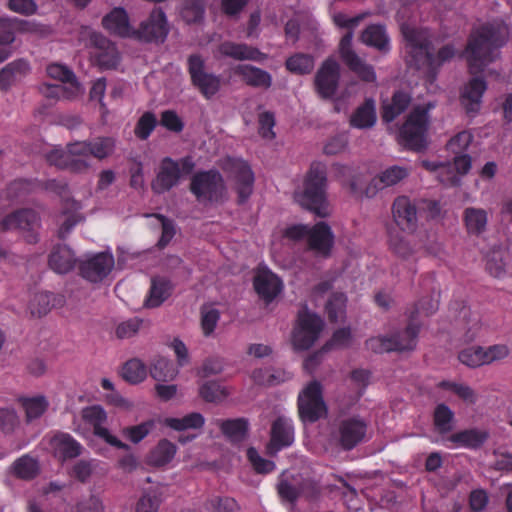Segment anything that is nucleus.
Masks as SVG:
<instances>
[{"mask_svg": "<svg viewBox=\"0 0 512 512\" xmlns=\"http://www.w3.org/2000/svg\"><path fill=\"white\" fill-rule=\"evenodd\" d=\"M187 64L192 85L196 87L206 99L213 97L220 89V77L205 71V61L199 54L190 55Z\"/></svg>", "mask_w": 512, "mask_h": 512, "instance_id": "f8f14e48", "label": "nucleus"}, {"mask_svg": "<svg viewBox=\"0 0 512 512\" xmlns=\"http://www.w3.org/2000/svg\"><path fill=\"white\" fill-rule=\"evenodd\" d=\"M327 167L324 163L316 161L310 165L303 181V189L296 193V198L305 209L319 217H327Z\"/></svg>", "mask_w": 512, "mask_h": 512, "instance_id": "20e7f679", "label": "nucleus"}, {"mask_svg": "<svg viewBox=\"0 0 512 512\" xmlns=\"http://www.w3.org/2000/svg\"><path fill=\"white\" fill-rule=\"evenodd\" d=\"M149 373L154 380L166 382L173 380L178 370L171 360L158 356L151 362Z\"/></svg>", "mask_w": 512, "mask_h": 512, "instance_id": "c03bdc74", "label": "nucleus"}, {"mask_svg": "<svg viewBox=\"0 0 512 512\" xmlns=\"http://www.w3.org/2000/svg\"><path fill=\"white\" fill-rule=\"evenodd\" d=\"M298 411L302 421L314 423L326 416L327 406L323 398V387L317 380L309 382L299 393Z\"/></svg>", "mask_w": 512, "mask_h": 512, "instance_id": "0eeeda50", "label": "nucleus"}, {"mask_svg": "<svg viewBox=\"0 0 512 512\" xmlns=\"http://www.w3.org/2000/svg\"><path fill=\"white\" fill-rule=\"evenodd\" d=\"M26 21L16 17H0V41L12 44L15 40V33L24 30Z\"/></svg>", "mask_w": 512, "mask_h": 512, "instance_id": "3c124183", "label": "nucleus"}, {"mask_svg": "<svg viewBox=\"0 0 512 512\" xmlns=\"http://www.w3.org/2000/svg\"><path fill=\"white\" fill-rule=\"evenodd\" d=\"M219 52L226 57L238 61H254L263 62L267 59V54L260 51L258 48L250 46L246 43H236L232 41H225L220 44Z\"/></svg>", "mask_w": 512, "mask_h": 512, "instance_id": "cd10ccee", "label": "nucleus"}, {"mask_svg": "<svg viewBox=\"0 0 512 512\" xmlns=\"http://www.w3.org/2000/svg\"><path fill=\"white\" fill-rule=\"evenodd\" d=\"M157 124V119L152 112H145L138 120L135 126V135L141 139L146 140L153 130L155 129Z\"/></svg>", "mask_w": 512, "mask_h": 512, "instance_id": "052dcab7", "label": "nucleus"}, {"mask_svg": "<svg viewBox=\"0 0 512 512\" xmlns=\"http://www.w3.org/2000/svg\"><path fill=\"white\" fill-rule=\"evenodd\" d=\"M47 74L49 77L53 79H57L63 83H69L71 85H75L77 88V81L76 76L73 73L72 70H70L68 67L53 63L48 65L47 67Z\"/></svg>", "mask_w": 512, "mask_h": 512, "instance_id": "e2e57ef3", "label": "nucleus"}, {"mask_svg": "<svg viewBox=\"0 0 512 512\" xmlns=\"http://www.w3.org/2000/svg\"><path fill=\"white\" fill-rule=\"evenodd\" d=\"M486 89L487 85L483 78L475 77L468 82L461 94V104L467 114H475L479 111Z\"/></svg>", "mask_w": 512, "mask_h": 512, "instance_id": "7c9ffc66", "label": "nucleus"}, {"mask_svg": "<svg viewBox=\"0 0 512 512\" xmlns=\"http://www.w3.org/2000/svg\"><path fill=\"white\" fill-rule=\"evenodd\" d=\"M408 323L403 331L391 336H377L366 340V348L374 353H385L391 351H410L415 349L419 334V327L414 322Z\"/></svg>", "mask_w": 512, "mask_h": 512, "instance_id": "423d86ee", "label": "nucleus"}, {"mask_svg": "<svg viewBox=\"0 0 512 512\" xmlns=\"http://www.w3.org/2000/svg\"><path fill=\"white\" fill-rule=\"evenodd\" d=\"M459 361L471 368L480 367L486 365L484 347L473 346L463 349L458 354Z\"/></svg>", "mask_w": 512, "mask_h": 512, "instance_id": "4d7b16f0", "label": "nucleus"}, {"mask_svg": "<svg viewBox=\"0 0 512 512\" xmlns=\"http://www.w3.org/2000/svg\"><path fill=\"white\" fill-rule=\"evenodd\" d=\"M12 473L19 479L33 480L39 474L38 462L29 455H23L14 461Z\"/></svg>", "mask_w": 512, "mask_h": 512, "instance_id": "a18cd8bd", "label": "nucleus"}, {"mask_svg": "<svg viewBox=\"0 0 512 512\" xmlns=\"http://www.w3.org/2000/svg\"><path fill=\"white\" fill-rule=\"evenodd\" d=\"M35 185V182L28 179L14 180L7 188L8 197L12 199L23 198L34 190Z\"/></svg>", "mask_w": 512, "mask_h": 512, "instance_id": "680f3d73", "label": "nucleus"}, {"mask_svg": "<svg viewBox=\"0 0 512 512\" xmlns=\"http://www.w3.org/2000/svg\"><path fill=\"white\" fill-rule=\"evenodd\" d=\"M147 376L146 365L137 358L128 360L122 367V377L131 384H137Z\"/></svg>", "mask_w": 512, "mask_h": 512, "instance_id": "8fccbe9b", "label": "nucleus"}, {"mask_svg": "<svg viewBox=\"0 0 512 512\" xmlns=\"http://www.w3.org/2000/svg\"><path fill=\"white\" fill-rule=\"evenodd\" d=\"M376 110L373 99H366L350 117V125L358 129H367L376 123Z\"/></svg>", "mask_w": 512, "mask_h": 512, "instance_id": "58836bf2", "label": "nucleus"}, {"mask_svg": "<svg viewBox=\"0 0 512 512\" xmlns=\"http://www.w3.org/2000/svg\"><path fill=\"white\" fill-rule=\"evenodd\" d=\"M322 329V319L304 307L298 313L297 324L292 333L294 348L297 350L309 349L319 338Z\"/></svg>", "mask_w": 512, "mask_h": 512, "instance_id": "9b49d317", "label": "nucleus"}, {"mask_svg": "<svg viewBox=\"0 0 512 512\" xmlns=\"http://www.w3.org/2000/svg\"><path fill=\"white\" fill-rule=\"evenodd\" d=\"M221 168L235 181L237 203L244 204L251 196L254 187V173L248 162L233 157L223 160Z\"/></svg>", "mask_w": 512, "mask_h": 512, "instance_id": "9d476101", "label": "nucleus"}, {"mask_svg": "<svg viewBox=\"0 0 512 512\" xmlns=\"http://www.w3.org/2000/svg\"><path fill=\"white\" fill-rule=\"evenodd\" d=\"M219 427L225 437L233 443H238L246 438L249 422L245 418L219 420Z\"/></svg>", "mask_w": 512, "mask_h": 512, "instance_id": "a19ab883", "label": "nucleus"}, {"mask_svg": "<svg viewBox=\"0 0 512 512\" xmlns=\"http://www.w3.org/2000/svg\"><path fill=\"white\" fill-rule=\"evenodd\" d=\"M247 458L253 469L259 474H268L276 468L273 461L261 457L254 447L248 448Z\"/></svg>", "mask_w": 512, "mask_h": 512, "instance_id": "bf43d9fd", "label": "nucleus"}, {"mask_svg": "<svg viewBox=\"0 0 512 512\" xmlns=\"http://www.w3.org/2000/svg\"><path fill=\"white\" fill-rule=\"evenodd\" d=\"M143 321L138 317L130 318L119 323L116 327L115 334L119 339H128L135 336L141 328Z\"/></svg>", "mask_w": 512, "mask_h": 512, "instance_id": "0e129e2a", "label": "nucleus"}, {"mask_svg": "<svg viewBox=\"0 0 512 512\" xmlns=\"http://www.w3.org/2000/svg\"><path fill=\"white\" fill-rule=\"evenodd\" d=\"M294 442V427L291 419L278 416L271 425L270 441L267 446L270 453H277Z\"/></svg>", "mask_w": 512, "mask_h": 512, "instance_id": "b1692460", "label": "nucleus"}, {"mask_svg": "<svg viewBox=\"0 0 512 512\" xmlns=\"http://www.w3.org/2000/svg\"><path fill=\"white\" fill-rule=\"evenodd\" d=\"M83 420L93 427L95 436L103 439L109 445L122 450H129L130 447L126 443L119 440L116 436L112 435L109 430L103 427L107 420L105 410L99 405L86 407L82 410Z\"/></svg>", "mask_w": 512, "mask_h": 512, "instance_id": "dca6fc26", "label": "nucleus"}, {"mask_svg": "<svg viewBox=\"0 0 512 512\" xmlns=\"http://www.w3.org/2000/svg\"><path fill=\"white\" fill-rule=\"evenodd\" d=\"M0 227L3 231L19 230L27 243L35 244L39 241L38 230L41 227V220L35 210L23 208L5 216L0 222Z\"/></svg>", "mask_w": 512, "mask_h": 512, "instance_id": "1a4fd4ad", "label": "nucleus"}, {"mask_svg": "<svg viewBox=\"0 0 512 512\" xmlns=\"http://www.w3.org/2000/svg\"><path fill=\"white\" fill-rule=\"evenodd\" d=\"M116 141L113 137H97L90 141H76L73 151L90 167V157L103 160L111 156L115 150Z\"/></svg>", "mask_w": 512, "mask_h": 512, "instance_id": "f3484780", "label": "nucleus"}, {"mask_svg": "<svg viewBox=\"0 0 512 512\" xmlns=\"http://www.w3.org/2000/svg\"><path fill=\"white\" fill-rule=\"evenodd\" d=\"M50 446L53 456L61 463L79 457L84 449L79 441L64 432L55 434L50 440Z\"/></svg>", "mask_w": 512, "mask_h": 512, "instance_id": "393cba45", "label": "nucleus"}, {"mask_svg": "<svg viewBox=\"0 0 512 512\" xmlns=\"http://www.w3.org/2000/svg\"><path fill=\"white\" fill-rule=\"evenodd\" d=\"M18 402L25 411L27 422L40 418L49 407V402L43 395L33 397L22 396L19 397Z\"/></svg>", "mask_w": 512, "mask_h": 512, "instance_id": "79ce46f5", "label": "nucleus"}, {"mask_svg": "<svg viewBox=\"0 0 512 512\" xmlns=\"http://www.w3.org/2000/svg\"><path fill=\"white\" fill-rule=\"evenodd\" d=\"M411 173V170L405 166L392 165L374 176L365 186L363 194L366 198H373L379 191L396 186L405 180Z\"/></svg>", "mask_w": 512, "mask_h": 512, "instance_id": "2eb2a0df", "label": "nucleus"}, {"mask_svg": "<svg viewBox=\"0 0 512 512\" xmlns=\"http://www.w3.org/2000/svg\"><path fill=\"white\" fill-rule=\"evenodd\" d=\"M315 66V59L311 54L297 52L289 56L285 61V68L291 74H310Z\"/></svg>", "mask_w": 512, "mask_h": 512, "instance_id": "37998d69", "label": "nucleus"}, {"mask_svg": "<svg viewBox=\"0 0 512 512\" xmlns=\"http://www.w3.org/2000/svg\"><path fill=\"white\" fill-rule=\"evenodd\" d=\"M463 222L469 235L479 236L487 227V211L482 208L467 207L463 211Z\"/></svg>", "mask_w": 512, "mask_h": 512, "instance_id": "4c0bfd02", "label": "nucleus"}, {"mask_svg": "<svg viewBox=\"0 0 512 512\" xmlns=\"http://www.w3.org/2000/svg\"><path fill=\"white\" fill-rule=\"evenodd\" d=\"M332 170L335 178L339 180L344 187H347L353 196L364 197V189L359 186V176L355 173L353 167L335 163L332 165Z\"/></svg>", "mask_w": 512, "mask_h": 512, "instance_id": "e433bc0d", "label": "nucleus"}, {"mask_svg": "<svg viewBox=\"0 0 512 512\" xmlns=\"http://www.w3.org/2000/svg\"><path fill=\"white\" fill-rule=\"evenodd\" d=\"M361 42L380 53L386 54L391 50V40L383 24H370L360 35Z\"/></svg>", "mask_w": 512, "mask_h": 512, "instance_id": "c756f323", "label": "nucleus"}, {"mask_svg": "<svg viewBox=\"0 0 512 512\" xmlns=\"http://www.w3.org/2000/svg\"><path fill=\"white\" fill-rule=\"evenodd\" d=\"M253 286L266 304L271 303L283 289L282 280L269 270L259 271L253 279Z\"/></svg>", "mask_w": 512, "mask_h": 512, "instance_id": "a878e982", "label": "nucleus"}, {"mask_svg": "<svg viewBox=\"0 0 512 512\" xmlns=\"http://www.w3.org/2000/svg\"><path fill=\"white\" fill-rule=\"evenodd\" d=\"M29 70V63L24 59H17L7 64L0 71V88L7 90L16 80L25 76Z\"/></svg>", "mask_w": 512, "mask_h": 512, "instance_id": "ea45409f", "label": "nucleus"}, {"mask_svg": "<svg viewBox=\"0 0 512 512\" xmlns=\"http://www.w3.org/2000/svg\"><path fill=\"white\" fill-rule=\"evenodd\" d=\"M454 412L444 403L438 404L433 413V424L439 434H447L453 428Z\"/></svg>", "mask_w": 512, "mask_h": 512, "instance_id": "de8ad7c7", "label": "nucleus"}, {"mask_svg": "<svg viewBox=\"0 0 512 512\" xmlns=\"http://www.w3.org/2000/svg\"><path fill=\"white\" fill-rule=\"evenodd\" d=\"M300 497H304L308 501H316L321 496L320 484L310 478L302 479L299 482Z\"/></svg>", "mask_w": 512, "mask_h": 512, "instance_id": "338daca9", "label": "nucleus"}, {"mask_svg": "<svg viewBox=\"0 0 512 512\" xmlns=\"http://www.w3.org/2000/svg\"><path fill=\"white\" fill-rule=\"evenodd\" d=\"M366 17L365 13L349 17L344 13H336L333 22L340 28L348 29L339 44V54L344 64L362 81L372 83L376 80V73L372 65L367 64L352 49L353 29Z\"/></svg>", "mask_w": 512, "mask_h": 512, "instance_id": "7ed1b4c3", "label": "nucleus"}, {"mask_svg": "<svg viewBox=\"0 0 512 512\" xmlns=\"http://www.w3.org/2000/svg\"><path fill=\"white\" fill-rule=\"evenodd\" d=\"M48 264L56 273L65 274L74 268L76 258L73 251L67 245L57 244L49 255Z\"/></svg>", "mask_w": 512, "mask_h": 512, "instance_id": "473e14b6", "label": "nucleus"}, {"mask_svg": "<svg viewBox=\"0 0 512 512\" xmlns=\"http://www.w3.org/2000/svg\"><path fill=\"white\" fill-rule=\"evenodd\" d=\"M389 246L396 255L403 259L409 258L416 251L406 239L400 236H391Z\"/></svg>", "mask_w": 512, "mask_h": 512, "instance_id": "774afa93", "label": "nucleus"}, {"mask_svg": "<svg viewBox=\"0 0 512 512\" xmlns=\"http://www.w3.org/2000/svg\"><path fill=\"white\" fill-rule=\"evenodd\" d=\"M205 13L203 0H185L181 16L188 24L202 21Z\"/></svg>", "mask_w": 512, "mask_h": 512, "instance_id": "6e6d98bb", "label": "nucleus"}, {"mask_svg": "<svg viewBox=\"0 0 512 512\" xmlns=\"http://www.w3.org/2000/svg\"><path fill=\"white\" fill-rule=\"evenodd\" d=\"M392 216L400 230L413 233L418 226L417 207L407 196H398L392 204Z\"/></svg>", "mask_w": 512, "mask_h": 512, "instance_id": "aec40b11", "label": "nucleus"}, {"mask_svg": "<svg viewBox=\"0 0 512 512\" xmlns=\"http://www.w3.org/2000/svg\"><path fill=\"white\" fill-rule=\"evenodd\" d=\"M427 107L417 106L408 115L399 130L401 143L409 150L421 152L426 149V134L429 124V110Z\"/></svg>", "mask_w": 512, "mask_h": 512, "instance_id": "39448f33", "label": "nucleus"}, {"mask_svg": "<svg viewBox=\"0 0 512 512\" xmlns=\"http://www.w3.org/2000/svg\"><path fill=\"white\" fill-rule=\"evenodd\" d=\"M488 438L489 433L486 430L471 428L461 430L450 435L447 438V441L455 444L458 447L475 450L480 448Z\"/></svg>", "mask_w": 512, "mask_h": 512, "instance_id": "72a5a7b5", "label": "nucleus"}, {"mask_svg": "<svg viewBox=\"0 0 512 512\" xmlns=\"http://www.w3.org/2000/svg\"><path fill=\"white\" fill-rule=\"evenodd\" d=\"M155 428V421L148 420L138 425L125 427L123 435L131 442L137 444L142 441Z\"/></svg>", "mask_w": 512, "mask_h": 512, "instance_id": "13d9d810", "label": "nucleus"}, {"mask_svg": "<svg viewBox=\"0 0 512 512\" xmlns=\"http://www.w3.org/2000/svg\"><path fill=\"white\" fill-rule=\"evenodd\" d=\"M177 446L168 439H161L146 456V464L154 468L167 466L175 457Z\"/></svg>", "mask_w": 512, "mask_h": 512, "instance_id": "2f4dec72", "label": "nucleus"}, {"mask_svg": "<svg viewBox=\"0 0 512 512\" xmlns=\"http://www.w3.org/2000/svg\"><path fill=\"white\" fill-rule=\"evenodd\" d=\"M340 80L339 64L332 58L326 59L314 78V86L317 94L322 99H331L338 89Z\"/></svg>", "mask_w": 512, "mask_h": 512, "instance_id": "4468645a", "label": "nucleus"}, {"mask_svg": "<svg viewBox=\"0 0 512 512\" xmlns=\"http://www.w3.org/2000/svg\"><path fill=\"white\" fill-rule=\"evenodd\" d=\"M406 41V63L410 68L421 71L426 81L432 84L441 66L455 55L452 44L442 46L434 54L433 43L425 30L407 28L403 31Z\"/></svg>", "mask_w": 512, "mask_h": 512, "instance_id": "f03ea898", "label": "nucleus"}, {"mask_svg": "<svg viewBox=\"0 0 512 512\" xmlns=\"http://www.w3.org/2000/svg\"><path fill=\"white\" fill-rule=\"evenodd\" d=\"M439 308V301L433 295H429L421 298L413 307V309L409 313V322H412V317L414 316L413 322L418 325L419 329L421 328V323L418 321L420 316L428 317L434 314Z\"/></svg>", "mask_w": 512, "mask_h": 512, "instance_id": "09e8293b", "label": "nucleus"}, {"mask_svg": "<svg viewBox=\"0 0 512 512\" xmlns=\"http://www.w3.org/2000/svg\"><path fill=\"white\" fill-rule=\"evenodd\" d=\"M181 178L179 163L170 158L162 159L156 178L151 183V188L156 194H163L175 187Z\"/></svg>", "mask_w": 512, "mask_h": 512, "instance_id": "4be33fe9", "label": "nucleus"}, {"mask_svg": "<svg viewBox=\"0 0 512 512\" xmlns=\"http://www.w3.org/2000/svg\"><path fill=\"white\" fill-rule=\"evenodd\" d=\"M53 293L39 292L36 293L29 303V310L32 316L42 317L46 315L52 307Z\"/></svg>", "mask_w": 512, "mask_h": 512, "instance_id": "5fc2aeb1", "label": "nucleus"}, {"mask_svg": "<svg viewBox=\"0 0 512 512\" xmlns=\"http://www.w3.org/2000/svg\"><path fill=\"white\" fill-rule=\"evenodd\" d=\"M76 142L69 143L66 150L53 149L46 155V159L50 165H54L60 169H67L74 173H82L88 170V164L80 159V156L73 151Z\"/></svg>", "mask_w": 512, "mask_h": 512, "instance_id": "5701e85b", "label": "nucleus"}, {"mask_svg": "<svg viewBox=\"0 0 512 512\" xmlns=\"http://www.w3.org/2000/svg\"><path fill=\"white\" fill-rule=\"evenodd\" d=\"M169 33L166 15L161 8H154L149 17L134 31L133 39L145 43H163Z\"/></svg>", "mask_w": 512, "mask_h": 512, "instance_id": "ddd939ff", "label": "nucleus"}, {"mask_svg": "<svg viewBox=\"0 0 512 512\" xmlns=\"http://www.w3.org/2000/svg\"><path fill=\"white\" fill-rule=\"evenodd\" d=\"M102 26L110 34L133 39L135 28L130 24L129 16L122 7L113 8L102 18Z\"/></svg>", "mask_w": 512, "mask_h": 512, "instance_id": "bb28decb", "label": "nucleus"}, {"mask_svg": "<svg viewBox=\"0 0 512 512\" xmlns=\"http://www.w3.org/2000/svg\"><path fill=\"white\" fill-rule=\"evenodd\" d=\"M307 246L310 251L323 258L331 255L334 246V234L326 222H318L309 228Z\"/></svg>", "mask_w": 512, "mask_h": 512, "instance_id": "412c9836", "label": "nucleus"}, {"mask_svg": "<svg viewBox=\"0 0 512 512\" xmlns=\"http://www.w3.org/2000/svg\"><path fill=\"white\" fill-rule=\"evenodd\" d=\"M367 432V423L359 417H349L340 421L337 440L342 449L350 451L363 441Z\"/></svg>", "mask_w": 512, "mask_h": 512, "instance_id": "6ab92c4d", "label": "nucleus"}, {"mask_svg": "<svg viewBox=\"0 0 512 512\" xmlns=\"http://www.w3.org/2000/svg\"><path fill=\"white\" fill-rule=\"evenodd\" d=\"M199 394L206 402H220L228 396V391L217 381H207L199 388Z\"/></svg>", "mask_w": 512, "mask_h": 512, "instance_id": "864d4df0", "label": "nucleus"}, {"mask_svg": "<svg viewBox=\"0 0 512 512\" xmlns=\"http://www.w3.org/2000/svg\"><path fill=\"white\" fill-rule=\"evenodd\" d=\"M509 34V26L502 20H493L474 29L464 50L470 73L482 72L494 62L508 42Z\"/></svg>", "mask_w": 512, "mask_h": 512, "instance_id": "f257e3e1", "label": "nucleus"}, {"mask_svg": "<svg viewBox=\"0 0 512 512\" xmlns=\"http://www.w3.org/2000/svg\"><path fill=\"white\" fill-rule=\"evenodd\" d=\"M204 423L205 419L203 415L198 412L189 413L182 418L168 417L164 420V424L167 427L176 431L199 429Z\"/></svg>", "mask_w": 512, "mask_h": 512, "instance_id": "49530a36", "label": "nucleus"}, {"mask_svg": "<svg viewBox=\"0 0 512 512\" xmlns=\"http://www.w3.org/2000/svg\"><path fill=\"white\" fill-rule=\"evenodd\" d=\"M115 261L111 253L100 252L79 265L81 276L93 283H97L106 278L114 267Z\"/></svg>", "mask_w": 512, "mask_h": 512, "instance_id": "a211bd4d", "label": "nucleus"}, {"mask_svg": "<svg viewBox=\"0 0 512 512\" xmlns=\"http://www.w3.org/2000/svg\"><path fill=\"white\" fill-rule=\"evenodd\" d=\"M154 216L161 222L162 233L157 243V246L160 249H163L170 243V241L175 236V225L171 219H168L166 216L162 214H154Z\"/></svg>", "mask_w": 512, "mask_h": 512, "instance_id": "69168bd1", "label": "nucleus"}, {"mask_svg": "<svg viewBox=\"0 0 512 512\" xmlns=\"http://www.w3.org/2000/svg\"><path fill=\"white\" fill-rule=\"evenodd\" d=\"M347 297L344 293H333L325 306L328 319L330 322L336 323L345 314Z\"/></svg>", "mask_w": 512, "mask_h": 512, "instance_id": "603ef678", "label": "nucleus"}, {"mask_svg": "<svg viewBox=\"0 0 512 512\" xmlns=\"http://www.w3.org/2000/svg\"><path fill=\"white\" fill-rule=\"evenodd\" d=\"M189 188L199 202H218L225 191L222 175L213 169L195 173Z\"/></svg>", "mask_w": 512, "mask_h": 512, "instance_id": "6e6552de", "label": "nucleus"}, {"mask_svg": "<svg viewBox=\"0 0 512 512\" xmlns=\"http://www.w3.org/2000/svg\"><path fill=\"white\" fill-rule=\"evenodd\" d=\"M411 97L408 93L398 90L396 91L390 102H383L381 107L382 119L386 123L394 121L409 106Z\"/></svg>", "mask_w": 512, "mask_h": 512, "instance_id": "f704fd0d", "label": "nucleus"}, {"mask_svg": "<svg viewBox=\"0 0 512 512\" xmlns=\"http://www.w3.org/2000/svg\"><path fill=\"white\" fill-rule=\"evenodd\" d=\"M235 75L250 87L268 89L272 85V76L269 72L250 64H239L233 69Z\"/></svg>", "mask_w": 512, "mask_h": 512, "instance_id": "c85d7f7f", "label": "nucleus"}, {"mask_svg": "<svg viewBox=\"0 0 512 512\" xmlns=\"http://www.w3.org/2000/svg\"><path fill=\"white\" fill-rule=\"evenodd\" d=\"M172 290L173 286L170 280L164 277L152 278L145 305L149 308L159 307L170 297Z\"/></svg>", "mask_w": 512, "mask_h": 512, "instance_id": "c9c22d12", "label": "nucleus"}]
</instances>
